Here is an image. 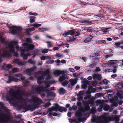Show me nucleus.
I'll return each mask as SVG.
<instances>
[{
  "label": "nucleus",
  "instance_id": "obj_15",
  "mask_svg": "<svg viewBox=\"0 0 123 123\" xmlns=\"http://www.w3.org/2000/svg\"><path fill=\"white\" fill-rule=\"evenodd\" d=\"M36 67L35 66L32 68L27 69L25 70V72L28 75H31V72L36 69Z\"/></svg>",
  "mask_w": 123,
  "mask_h": 123
},
{
  "label": "nucleus",
  "instance_id": "obj_16",
  "mask_svg": "<svg viewBox=\"0 0 123 123\" xmlns=\"http://www.w3.org/2000/svg\"><path fill=\"white\" fill-rule=\"evenodd\" d=\"M92 77L94 80H100L101 79L102 77L100 74H93Z\"/></svg>",
  "mask_w": 123,
  "mask_h": 123
},
{
  "label": "nucleus",
  "instance_id": "obj_45",
  "mask_svg": "<svg viewBox=\"0 0 123 123\" xmlns=\"http://www.w3.org/2000/svg\"><path fill=\"white\" fill-rule=\"evenodd\" d=\"M20 104H21V105H22L24 106H26L27 104V103L24 101H21L20 102Z\"/></svg>",
  "mask_w": 123,
  "mask_h": 123
},
{
  "label": "nucleus",
  "instance_id": "obj_39",
  "mask_svg": "<svg viewBox=\"0 0 123 123\" xmlns=\"http://www.w3.org/2000/svg\"><path fill=\"white\" fill-rule=\"evenodd\" d=\"M109 106L108 105H105L103 107V109L105 111L108 110L109 108Z\"/></svg>",
  "mask_w": 123,
  "mask_h": 123
},
{
  "label": "nucleus",
  "instance_id": "obj_48",
  "mask_svg": "<svg viewBox=\"0 0 123 123\" xmlns=\"http://www.w3.org/2000/svg\"><path fill=\"white\" fill-rule=\"evenodd\" d=\"M96 64L95 63H92L89 65V67L91 68H94L95 67Z\"/></svg>",
  "mask_w": 123,
  "mask_h": 123
},
{
  "label": "nucleus",
  "instance_id": "obj_49",
  "mask_svg": "<svg viewBox=\"0 0 123 123\" xmlns=\"http://www.w3.org/2000/svg\"><path fill=\"white\" fill-rule=\"evenodd\" d=\"M76 117H82V115L80 113H76L75 114Z\"/></svg>",
  "mask_w": 123,
  "mask_h": 123
},
{
  "label": "nucleus",
  "instance_id": "obj_52",
  "mask_svg": "<svg viewBox=\"0 0 123 123\" xmlns=\"http://www.w3.org/2000/svg\"><path fill=\"white\" fill-rule=\"evenodd\" d=\"M113 68H114V69H113V72L114 73H116L117 72V67L116 66H115V65H114L113 66Z\"/></svg>",
  "mask_w": 123,
  "mask_h": 123
},
{
  "label": "nucleus",
  "instance_id": "obj_21",
  "mask_svg": "<svg viewBox=\"0 0 123 123\" xmlns=\"http://www.w3.org/2000/svg\"><path fill=\"white\" fill-rule=\"evenodd\" d=\"M67 76L66 75H64L60 76L59 78V80L60 82H62L63 81L66 79V77Z\"/></svg>",
  "mask_w": 123,
  "mask_h": 123
},
{
  "label": "nucleus",
  "instance_id": "obj_54",
  "mask_svg": "<svg viewBox=\"0 0 123 123\" xmlns=\"http://www.w3.org/2000/svg\"><path fill=\"white\" fill-rule=\"evenodd\" d=\"M100 55L98 53H94L93 54H92V56H91V55H90V56L91 57H92L94 56H98Z\"/></svg>",
  "mask_w": 123,
  "mask_h": 123
},
{
  "label": "nucleus",
  "instance_id": "obj_57",
  "mask_svg": "<svg viewBox=\"0 0 123 123\" xmlns=\"http://www.w3.org/2000/svg\"><path fill=\"white\" fill-rule=\"evenodd\" d=\"M29 14L30 15H33L35 16H36L38 15V14L36 13H32L31 12H29Z\"/></svg>",
  "mask_w": 123,
  "mask_h": 123
},
{
  "label": "nucleus",
  "instance_id": "obj_4",
  "mask_svg": "<svg viewBox=\"0 0 123 123\" xmlns=\"http://www.w3.org/2000/svg\"><path fill=\"white\" fill-rule=\"evenodd\" d=\"M29 101L30 102L33 103L32 105L35 109L38 108V106L42 103V100L38 97L35 96L32 97L30 99Z\"/></svg>",
  "mask_w": 123,
  "mask_h": 123
},
{
  "label": "nucleus",
  "instance_id": "obj_25",
  "mask_svg": "<svg viewBox=\"0 0 123 123\" xmlns=\"http://www.w3.org/2000/svg\"><path fill=\"white\" fill-rule=\"evenodd\" d=\"M66 93V90L63 88H60L59 90V93L63 95Z\"/></svg>",
  "mask_w": 123,
  "mask_h": 123
},
{
  "label": "nucleus",
  "instance_id": "obj_18",
  "mask_svg": "<svg viewBox=\"0 0 123 123\" xmlns=\"http://www.w3.org/2000/svg\"><path fill=\"white\" fill-rule=\"evenodd\" d=\"M92 38L93 37L90 35L87 37L84 41V42L85 43H87L90 42Z\"/></svg>",
  "mask_w": 123,
  "mask_h": 123
},
{
  "label": "nucleus",
  "instance_id": "obj_10",
  "mask_svg": "<svg viewBox=\"0 0 123 123\" xmlns=\"http://www.w3.org/2000/svg\"><path fill=\"white\" fill-rule=\"evenodd\" d=\"M20 49L21 50V56L23 57V59H24L25 60H27L28 58V56L26 55L24 53L25 52L26 50L25 49V47H21Z\"/></svg>",
  "mask_w": 123,
  "mask_h": 123
},
{
  "label": "nucleus",
  "instance_id": "obj_2",
  "mask_svg": "<svg viewBox=\"0 0 123 123\" xmlns=\"http://www.w3.org/2000/svg\"><path fill=\"white\" fill-rule=\"evenodd\" d=\"M11 119L9 112L4 113L2 110H0V123H8Z\"/></svg>",
  "mask_w": 123,
  "mask_h": 123
},
{
  "label": "nucleus",
  "instance_id": "obj_14",
  "mask_svg": "<svg viewBox=\"0 0 123 123\" xmlns=\"http://www.w3.org/2000/svg\"><path fill=\"white\" fill-rule=\"evenodd\" d=\"M22 45L25 47L28 48L29 50H32L34 49V46L32 44H29L28 43H25L22 44Z\"/></svg>",
  "mask_w": 123,
  "mask_h": 123
},
{
  "label": "nucleus",
  "instance_id": "obj_23",
  "mask_svg": "<svg viewBox=\"0 0 123 123\" xmlns=\"http://www.w3.org/2000/svg\"><path fill=\"white\" fill-rule=\"evenodd\" d=\"M45 75L44 74H42L37 77L36 78L37 80H43L45 77Z\"/></svg>",
  "mask_w": 123,
  "mask_h": 123
},
{
  "label": "nucleus",
  "instance_id": "obj_44",
  "mask_svg": "<svg viewBox=\"0 0 123 123\" xmlns=\"http://www.w3.org/2000/svg\"><path fill=\"white\" fill-rule=\"evenodd\" d=\"M18 69L16 68H13L12 69V71L13 73H15L18 72Z\"/></svg>",
  "mask_w": 123,
  "mask_h": 123
},
{
  "label": "nucleus",
  "instance_id": "obj_37",
  "mask_svg": "<svg viewBox=\"0 0 123 123\" xmlns=\"http://www.w3.org/2000/svg\"><path fill=\"white\" fill-rule=\"evenodd\" d=\"M54 74L55 75H59L60 74V71L57 70L54 72Z\"/></svg>",
  "mask_w": 123,
  "mask_h": 123
},
{
  "label": "nucleus",
  "instance_id": "obj_32",
  "mask_svg": "<svg viewBox=\"0 0 123 123\" xmlns=\"http://www.w3.org/2000/svg\"><path fill=\"white\" fill-rule=\"evenodd\" d=\"M47 44L48 47V48L52 47V43L51 42L48 41L47 42Z\"/></svg>",
  "mask_w": 123,
  "mask_h": 123
},
{
  "label": "nucleus",
  "instance_id": "obj_50",
  "mask_svg": "<svg viewBox=\"0 0 123 123\" xmlns=\"http://www.w3.org/2000/svg\"><path fill=\"white\" fill-rule=\"evenodd\" d=\"M48 49H44L42 51V53L45 54L48 53Z\"/></svg>",
  "mask_w": 123,
  "mask_h": 123
},
{
  "label": "nucleus",
  "instance_id": "obj_29",
  "mask_svg": "<svg viewBox=\"0 0 123 123\" xmlns=\"http://www.w3.org/2000/svg\"><path fill=\"white\" fill-rule=\"evenodd\" d=\"M91 97V95L90 94V92H89L87 93L86 96L84 97V99H87L88 98H89Z\"/></svg>",
  "mask_w": 123,
  "mask_h": 123
},
{
  "label": "nucleus",
  "instance_id": "obj_38",
  "mask_svg": "<svg viewBox=\"0 0 123 123\" xmlns=\"http://www.w3.org/2000/svg\"><path fill=\"white\" fill-rule=\"evenodd\" d=\"M84 91H80L77 94V96H82L84 95Z\"/></svg>",
  "mask_w": 123,
  "mask_h": 123
},
{
  "label": "nucleus",
  "instance_id": "obj_53",
  "mask_svg": "<svg viewBox=\"0 0 123 123\" xmlns=\"http://www.w3.org/2000/svg\"><path fill=\"white\" fill-rule=\"evenodd\" d=\"M26 43H31L32 42L31 39L30 38H27L26 39Z\"/></svg>",
  "mask_w": 123,
  "mask_h": 123
},
{
  "label": "nucleus",
  "instance_id": "obj_27",
  "mask_svg": "<svg viewBox=\"0 0 123 123\" xmlns=\"http://www.w3.org/2000/svg\"><path fill=\"white\" fill-rule=\"evenodd\" d=\"M50 71L48 70H47L45 71V75H48V77L47 78V80H48L50 78V75L49 74L50 73Z\"/></svg>",
  "mask_w": 123,
  "mask_h": 123
},
{
  "label": "nucleus",
  "instance_id": "obj_26",
  "mask_svg": "<svg viewBox=\"0 0 123 123\" xmlns=\"http://www.w3.org/2000/svg\"><path fill=\"white\" fill-rule=\"evenodd\" d=\"M36 17L33 16H30V22L31 23H33L35 22L36 18Z\"/></svg>",
  "mask_w": 123,
  "mask_h": 123
},
{
  "label": "nucleus",
  "instance_id": "obj_47",
  "mask_svg": "<svg viewBox=\"0 0 123 123\" xmlns=\"http://www.w3.org/2000/svg\"><path fill=\"white\" fill-rule=\"evenodd\" d=\"M117 86L119 89H121L123 88V84H119L117 85Z\"/></svg>",
  "mask_w": 123,
  "mask_h": 123
},
{
  "label": "nucleus",
  "instance_id": "obj_58",
  "mask_svg": "<svg viewBox=\"0 0 123 123\" xmlns=\"http://www.w3.org/2000/svg\"><path fill=\"white\" fill-rule=\"evenodd\" d=\"M32 90L33 91L35 90L36 92H38V93H39V92L37 91V88H39L36 87V86H32Z\"/></svg>",
  "mask_w": 123,
  "mask_h": 123
},
{
  "label": "nucleus",
  "instance_id": "obj_43",
  "mask_svg": "<svg viewBox=\"0 0 123 123\" xmlns=\"http://www.w3.org/2000/svg\"><path fill=\"white\" fill-rule=\"evenodd\" d=\"M84 118H82V117H78L77 118V121L79 123L80 122H82Z\"/></svg>",
  "mask_w": 123,
  "mask_h": 123
},
{
  "label": "nucleus",
  "instance_id": "obj_7",
  "mask_svg": "<svg viewBox=\"0 0 123 123\" xmlns=\"http://www.w3.org/2000/svg\"><path fill=\"white\" fill-rule=\"evenodd\" d=\"M7 27L9 28L10 30L11 31V33L12 34L14 35L16 34H20V31H21V29L20 28H17V30H15L14 29V28H16L17 27L15 26H12V27H11L9 25H8Z\"/></svg>",
  "mask_w": 123,
  "mask_h": 123
},
{
  "label": "nucleus",
  "instance_id": "obj_64",
  "mask_svg": "<svg viewBox=\"0 0 123 123\" xmlns=\"http://www.w3.org/2000/svg\"><path fill=\"white\" fill-rule=\"evenodd\" d=\"M73 110H76L77 108V107L76 105H74L72 107Z\"/></svg>",
  "mask_w": 123,
  "mask_h": 123
},
{
  "label": "nucleus",
  "instance_id": "obj_61",
  "mask_svg": "<svg viewBox=\"0 0 123 123\" xmlns=\"http://www.w3.org/2000/svg\"><path fill=\"white\" fill-rule=\"evenodd\" d=\"M78 97L77 99L79 101H80L81 100H82L83 98V97L82 96H77Z\"/></svg>",
  "mask_w": 123,
  "mask_h": 123
},
{
  "label": "nucleus",
  "instance_id": "obj_33",
  "mask_svg": "<svg viewBox=\"0 0 123 123\" xmlns=\"http://www.w3.org/2000/svg\"><path fill=\"white\" fill-rule=\"evenodd\" d=\"M116 95L117 96L119 97L120 99L123 98V96L120 92H117V93Z\"/></svg>",
  "mask_w": 123,
  "mask_h": 123
},
{
  "label": "nucleus",
  "instance_id": "obj_42",
  "mask_svg": "<svg viewBox=\"0 0 123 123\" xmlns=\"http://www.w3.org/2000/svg\"><path fill=\"white\" fill-rule=\"evenodd\" d=\"M83 22L84 23L91 24L92 23V22L91 21L87 20H85L83 21Z\"/></svg>",
  "mask_w": 123,
  "mask_h": 123
},
{
  "label": "nucleus",
  "instance_id": "obj_5",
  "mask_svg": "<svg viewBox=\"0 0 123 123\" xmlns=\"http://www.w3.org/2000/svg\"><path fill=\"white\" fill-rule=\"evenodd\" d=\"M54 105L55 106H53L52 107L49 108L48 111L49 112H51L54 111L56 112L59 111L61 112H62L63 111L65 112L67 111V109L65 107L60 106L57 103L55 104Z\"/></svg>",
  "mask_w": 123,
  "mask_h": 123
},
{
  "label": "nucleus",
  "instance_id": "obj_6",
  "mask_svg": "<svg viewBox=\"0 0 123 123\" xmlns=\"http://www.w3.org/2000/svg\"><path fill=\"white\" fill-rule=\"evenodd\" d=\"M102 118L104 121L106 122H109V121H112L118 122L119 120V118L118 117L115 116L112 117L110 116H107L105 115L102 116Z\"/></svg>",
  "mask_w": 123,
  "mask_h": 123
},
{
  "label": "nucleus",
  "instance_id": "obj_35",
  "mask_svg": "<svg viewBox=\"0 0 123 123\" xmlns=\"http://www.w3.org/2000/svg\"><path fill=\"white\" fill-rule=\"evenodd\" d=\"M54 62L53 60H49L46 61V63L48 64H52Z\"/></svg>",
  "mask_w": 123,
  "mask_h": 123
},
{
  "label": "nucleus",
  "instance_id": "obj_31",
  "mask_svg": "<svg viewBox=\"0 0 123 123\" xmlns=\"http://www.w3.org/2000/svg\"><path fill=\"white\" fill-rule=\"evenodd\" d=\"M41 25V24L37 23H34L32 25V26L34 27L35 28H37L40 26Z\"/></svg>",
  "mask_w": 123,
  "mask_h": 123
},
{
  "label": "nucleus",
  "instance_id": "obj_56",
  "mask_svg": "<svg viewBox=\"0 0 123 123\" xmlns=\"http://www.w3.org/2000/svg\"><path fill=\"white\" fill-rule=\"evenodd\" d=\"M96 103L98 104H101L103 103L100 100H98L96 101Z\"/></svg>",
  "mask_w": 123,
  "mask_h": 123
},
{
  "label": "nucleus",
  "instance_id": "obj_8",
  "mask_svg": "<svg viewBox=\"0 0 123 123\" xmlns=\"http://www.w3.org/2000/svg\"><path fill=\"white\" fill-rule=\"evenodd\" d=\"M20 107L23 108V109L25 110V111H27L29 110H31V111H33L34 110L36 109L34 108L33 106L32 105L29 104L27 105L26 106H24L22 105L20 106Z\"/></svg>",
  "mask_w": 123,
  "mask_h": 123
},
{
  "label": "nucleus",
  "instance_id": "obj_1",
  "mask_svg": "<svg viewBox=\"0 0 123 123\" xmlns=\"http://www.w3.org/2000/svg\"><path fill=\"white\" fill-rule=\"evenodd\" d=\"M22 94V92L20 90H15L11 89L9 94L7 95L6 98L10 103L13 102L15 99L22 100V99L21 97Z\"/></svg>",
  "mask_w": 123,
  "mask_h": 123
},
{
  "label": "nucleus",
  "instance_id": "obj_63",
  "mask_svg": "<svg viewBox=\"0 0 123 123\" xmlns=\"http://www.w3.org/2000/svg\"><path fill=\"white\" fill-rule=\"evenodd\" d=\"M121 44L120 42H119L117 43H115V45L117 47H119V46Z\"/></svg>",
  "mask_w": 123,
  "mask_h": 123
},
{
  "label": "nucleus",
  "instance_id": "obj_30",
  "mask_svg": "<svg viewBox=\"0 0 123 123\" xmlns=\"http://www.w3.org/2000/svg\"><path fill=\"white\" fill-rule=\"evenodd\" d=\"M94 119L96 123H101L102 120L98 118H94Z\"/></svg>",
  "mask_w": 123,
  "mask_h": 123
},
{
  "label": "nucleus",
  "instance_id": "obj_40",
  "mask_svg": "<svg viewBox=\"0 0 123 123\" xmlns=\"http://www.w3.org/2000/svg\"><path fill=\"white\" fill-rule=\"evenodd\" d=\"M28 62L30 64H31L35 65V61H32L31 59H29L28 61Z\"/></svg>",
  "mask_w": 123,
  "mask_h": 123
},
{
  "label": "nucleus",
  "instance_id": "obj_51",
  "mask_svg": "<svg viewBox=\"0 0 123 123\" xmlns=\"http://www.w3.org/2000/svg\"><path fill=\"white\" fill-rule=\"evenodd\" d=\"M118 97L116 96H115L114 97V98L112 100V101H118Z\"/></svg>",
  "mask_w": 123,
  "mask_h": 123
},
{
  "label": "nucleus",
  "instance_id": "obj_59",
  "mask_svg": "<svg viewBox=\"0 0 123 123\" xmlns=\"http://www.w3.org/2000/svg\"><path fill=\"white\" fill-rule=\"evenodd\" d=\"M71 120L73 121V122L75 123H79L77 120L76 119H71Z\"/></svg>",
  "mask_w": 123,
  "mask_h": 123
},
{
  "label": "nucleus",
  "instance_id": "obj_41",
  "mask_svg": "<svg viewBox=\"0 0 123 123\" xmlns=\"http://www.w3.org/2000/svg\"><path fill=\"white\" fill-rule=\"evenodd\" d=\"M48 30V29L46 28H40L39 29V31H47V30Z\"/></svg>",
  "mask_w": 123,
  "mask_h": 123
},
{
  "label": "nucleus",
  "instance_id": "obj_62",
  "mask_svg": "<svg viewBox=\"0 0 123 123\" xmlns=\"http://www.w3.org/2000/svg\"><path fill=\"white\" fill-rule=\"evenodd\" d=\"M45 105L46 107H48L51 105V104L49 102L45 103Z\"/></svg>",
  "mask_w": 123,
  "mask_h": 123
},
{
  "label": "nucleus",
  "instance_id": "obj_22",
  "mask_svg": "<svg viewBox=\"0 0 123 123\" xmlns=\"http://www.w3.org/2000/svg\"><path fill=\"white\" fill-rule=\"evenodd\" d=\"M94 97H92L90 100L88 101L89 104H91L90 106H92L94 105Z\"/></svg>",
  "mask_w": 123,
  "mask_h": 123
},
{
  "label": "nucleus",
  "instance_id": "obj_3",
  "mask_svg": "<svg viewBox=\"0 0 123 123\" xmlns=\"http://www.w3.org/2000/svg\"><path fill=\"white\" fill-rule=\"evenodd\" d=\"M18 44L17 41H12L10 43H8L6 45L7 48H9V51L11 53L14 54V55L16 57H18V54L17 52H15L14 49V45H17Z\"/></svg>",
  "mask_w": 123,
  "mask_h": 123
},
{
  "label": "nucleus",
  "instance_id": "obj_36",
  "mask_svg": "<svg viewBox=\"0 0 123 123\" xmlns=\"http://www.w3.org/2000/svg\"><path fill=\"white\" fill-rule=\"evenodd\" d=\"M68 83L69 81L68 80H65L62 83V85L64 86H66Z\"/></svg>",
  "mask_w": 123,
  "mask_h": 123
},
{
  "label": "nucleus",
  "instance_id": "obj_34",
  "mask_svg": "<svg viewBox=\"0 0 123 123\" xmlns=\"http://www.w3.org/2000/svg\"><path fill=\"white\" fill-rule=\"evenodd\" d=\"M109 62L111 64H114L118 62V61L117 60H110L109 61Z\"/></svg>",
  "mask_w": 123,
  "mask_h": 123
},
{
  "label": "nucleus",
  "instance_id": "obj_20",
  "mask_svg": "<svg viewBox=\"0 0 123 123\" xmlns=\"http://www.w3.org/2000/svg\"><path fill=\"white\" fill-rule=\"evenodd\" d=\"M69 81L71 83V85L72 86H74L77 82V81L76 80H74L73 79H70Z\"/></svg>",
  "mask_w": 123,
  "mask_h": 123
},
{
  "label": "nucleus",
  "instance_id": "obj_12",
  "mask_svg": "<svg viewBox=\"0 0 123 123\" xmlns=\"http://www.w3.org/2000/svg\"><path fill=\"white\" fill-rule=\"evenodd\" d=\"M37 91L39 92V93L42 91L46 93L47 92H49V88H47L46 86L45 87L41 86L38 88H37Z\"/></svg>",
  "mask_w": 123,
  "mask_h": 123
},
{
  "label": "nucleus",
  "instance_id": "obj_46",
  "mask_svg": "<svg viewBox=\"0 0 123 123\" xmlns=\"http://www.w3.org/2000/svg\"><path fill=\"white\" fill-rule=\"evenodd\" d=\"M14 77L15 76L17 77L20 78L22 76V75L20 74H15L14 75Z\"/></svg>",
  "mask_w": 123,
  "mask_h": 123
},
{
  "label": "nucleus",
  "instance_id": "obj_24",
  "mask_svg": "<svg viewBox=\"0 0 123 123\" xmlns=\"http://www.w3.org/2000/svg\"><path fill=\"white\" fill-rule=\"evenodd\" d=\"M47 96L48 97L50 96L55 97V94L53 92H48L46 93Z\"/></svg>",
  "mask_w": 123,
  "mask_h": 123
},
{
  "label": "nucleus",
  "instance_id": "obj_11",
  "mask_svg": "<svg viewBox=\"0 0 123 123\" xmlns=\"http://www.w3.org/2000/svg\"><path fill=\"white\" fill-rule=\"evenodd\" d=\"M8 80L6 81L7 83H9L12 81L17 82L18 81V79L15 78L14 75H12L8 76Z\"/></svg>",
  "mask_w": 123,
  "mask_h": 123
},
{
  "label": "nucleus",
  "instance_id": "obj_17",
  "mask_svg": "<svg viewBox=\"0 0 123 123\" xmlns=\"http://www.w3.org/2000/svg\"><path fill=\"white\" fill-rule=\"evenodd\" d=\"M75 32L74 30H71L68 32H65L63 34V35L65 37H66L68 35H73Z\"/></svg>",
  "mask_w": 123,
  "mask_h": 123
},
{
  "label": "nucleus",
  "instance_id": "obj_55",
  "mask_svg": "<svg viewBox=\"0 0 123 123\" xmlns=\"http://www.w3.org/2000/svg\"><path fill=\"white\" fill-rule=\"evenodd\" d=\"M103 82L104 84H107L109 82V81L106 79H105L103 80Z\"/></svg>",
  "mask_w": 123,
  "mask_h": 123
},
{
  "label": "nucleus",
  "instance_id": "obj_13",
  "mask_svg": "<svg viewBox=\"0 0 123 123\" xmlns=\"http://www.w3.org/2000/svg\"><path fill=\"white\" fill-rule=\"evenodd\" d=\"M90 108V107L89 104H87L84 107H80L78 108L79 110L82 111L83 112H85L86 111H88Z\"/></svg>",
  "mask_w": 123,
  "mask_h": 123
},
{
  "label": "nucleus",
  "instance_id": "obj_60",
  "mask_svg": "<svg viewBox=\"0 0 123 123\" xmlns=\"http://www.w3.org/2000/svg\"><path fill=\"white\" fill-rule=\"evenodd\" d=\"M6 67L8 69H10L12 68V67L11 65L10 64H8L6 66Z\"/></svg>",
  "mask_w": 123,
  "mask_h": 123
},
{
  "label": "nucleus",
  "instance_id": "obj_28",
  "mask_svg": "<svg viewBox=\"0 0 123 123\" xmlns=\"http://www.w3.org/2000/svg\"><path fill=\"white\" fill-rule=\"evenodd\" d=\"M109 29L110 28H109L102 27L101 28V31L102 32L105 33L107 32V30Z\"/></svg>",
  "mask_w": 123,
  "mask_h": 123
},
{
  "label": "nucleus",
  "instance_id": "obj_9",
  "mask_svg": "<svg viewBox=\"0 0 123 123\" xmlns=\"http://www.w3.org/2000/svg\"><path fill=\"white\" fill-rule=\"evenodd\" d=\"M0 57L4 58H8L11 57V54L7 52L6 50L3 51V53H1L0 50Z\"/></svg>",
  "mask_w": 123,
  "mask_h": 123
},
{
  "label": "nucleus",
  "instance_id": "obj_19",
  "mask_svg": "<svg viewBox=\"0 0 123 123\" xmlns=\"http://www.w3.org/2000/svg\"><path fill=\"white\" fill-rule=\"evenodd\" d=\"M15 62L16 64L20 66L24 65L25 64L24 62H19V60L18 59L15 60Z\"/></svg>",
  "mask_w": 123,
  "mask_h": 123
}]
</instances>
